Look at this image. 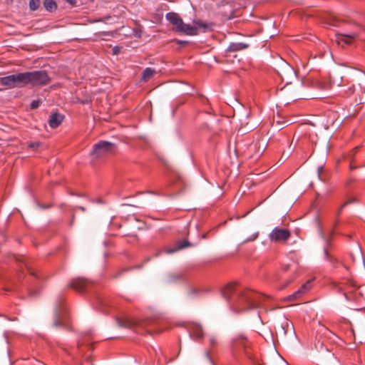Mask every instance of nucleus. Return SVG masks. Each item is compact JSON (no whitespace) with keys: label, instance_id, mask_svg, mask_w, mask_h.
I'll return each mask as SVG.
<instances>
[{"label":"nucleus","instance_id":"nucleus-1","mask_svg":"<svg viewBox=\"0 0 365 365\" xmlns=\"http://www.w3.org/2000/svg\"><path fill=\"white\" fill-rule=\"evenodd\" d=\"M222 295L237 312L257 308L264 297L252 290L240 289L235 282L223 287Z\"/></svg>","mask_w":365,"mask_h":365},{"label":"nucleus","instance_id":"nucleus-2","mask_svg":"<svg viewBox=\"0 0 365 365\" xmlns=\"http://www.w3.org/2000/svg\"><path fill=\"white\" fill-rule=\"evenodd\" d=\"M29 85L34 87H42L51 82V78L44 70H38L27 72Z\"/></svg>","mask_w":365,"mask_h":365},{"label":"nucleus","instance_id":"nucleus-3","mask_svg":"<svg viewBox=\"0 0 365 365\" xmlns=\"http://www.w3.org/2000/svg\"><path fill=\"white\" fill-rule=\"evenodd\" d=\"M353 27L351 31L347 30L337 34L336 41L339 44L341 43L350 44L360 36L361 27L358 24H354Z\"/></svg>","mask_w":365,"mask_h":365},{"label":"nucleus","instance_id":"nucleus-4","mask_svg":"<svg viewBox=\"0 0 365 365\" xmlns=\"http://www.w3.org/2000/svg\"><path fill=\"white\" fill-rule=\"evenodd\" d=\"M115 144L108 141L101 140L93 145L91 155L93 158H99L104 155L113 153L115 151Z\"/></svg>","mask_w":365,"mask_h":365},{"label":"nucleus","instance_id":"nucleus-5","mask_svg":"<svg viewBox=\"0 0 365 365\" xmlns=\"http://www.w3.org/2000/svg\"><path fill=\"white\" fill-rule=\"evenodd\" d=\"M291 236V232L288 229L275 227L269 235V239L272 242L283 243L286 242Z\"/></svg>","mask_w":365,"mask_h":365},{"label":"nucleus","instance_id":"nucleus-6","mask_svg":"<svg viewBox=\"0 0 365 365\" xmlns=\"http://www.w3.org/2000/svg\"><path fill=\"white\" fill-rule=\"evenodd\" d=\"M234 346L235 347H242L244 349V354L250 360H254V354L250 351V343L245 334H240L234 339Z\"/></svg>","mask_w":365,"mask_h":365},{"label":"nucleus","instance_id":"nucleus-7","mask_svg":"<svg viewBox=\"0 0 365 365\" xmlns=\"http://www.w3.org/2000/svg\"><path fill=\"white\" fill-rule=\"evenodd\" d=\"M91 284V282L87 279L82 277H77L73 279L68 284L70 288L73 289L77 292H83Z\"/></svg>","mask_w":365,"mask_h":365},{"label":"nucleus","instance_id":"nucleus-8","mask_svg":"<svg viewBox=\"0 0 365 365\" xmlns=\"http://www.w3.org/2000/svg\"><path fill=\"white\" fill-rule=\"evenodd\" d=\"M165 17L175 26V31L178 32L183 23L180 16L175 12H169L166 14Z\"/></svg>","mask_w":365,"mask_h":365},{"label":"nucleus","instance_id":"nucleus-9","mask_svg":"<svg viewBox=\"0 0 365 365\" xmlns=\"http://www.w3.org/2000/svg\"><path fill=\"white\" fill-rule=\"evenodd\" d=\"M14 75V86L15 88H22L29 85L28 73L27 72L19 73Z\"/></svg>","mask_w":365,"mask_h":365},{"label":"nucleus","instance_id":"nucleus-10","mask_svg":"<svg viewBox=\"0 0 365 365\" xmlns=\"http://www.w3.org/2000/svg\"><path fill=\"white\" fill-rule=\"evenodd\" d=\"M63 115L58 113H55L51 115L48 120V125L52 128L58 127L63 120Z\"/></svg>","mask_w":365,"mask_h":365},{"label":"nucleus","instance_id":"nucleus-11","mask_svg":"<svg viewBox=\"0 0 365 365\" xmlns=\"http://www.w3.org/2000/svg\"><path fill=\"white\" fill-rule=\"evenodd\" d=\"M312 287V281L309 280L304 284L301 286V287L295 292L292 296H290V298L292 299H297L299 298L302 294H305L307 292H308Z\"/></svg>","mask_w":365,"mask_h":365},{"label":"nucleus","instance_id":"nucleus-12","mask_svg":"<svg viewBox=\"0 0 365 365\" xmlns=\"http://www.w3.org/2000/svg\"><path fill=\"white\" fill-rule=\"evenodd\" d=\"M178 32L183 33L188 36L197 35L198 31L196 26L182 23Z\"/></svg>","mask_w":365,"mask_h":365},{"label":"nucleus","instance_id":"nucleus-13","mask_svg":"<svg viewBox=\"0 0 365 365\" xmlns=\"http://www.w3.org/2000/svg\"><path fill=\"white\" fill-rule=\"evenodd\" d=\"M14 75H9L4 77H0V85L4 86L6 88H14Z\"/></svg>","mask_w":365,"mask_h":365},{"label":"nucleus","instance_id":"nucleus-14","mask_svg":"<svg viewBox=\"0 0 365 365\" xmlns=\"http://www.w3.org/2000/svg\"><path fill=\"white\" fill-rule=\"evenodd\" d=\"M190 334L195 339H200L203 336L202 327L199 325H192L190 327Z\"/></svg>","mask_w":365,"mask_h":365},{"label":"nucleus","instance_id":"nucleus-15","mask_svg":"<svg viewBox=\"0 0 365 365\" xmlns=\"http://www.w3.org/2000/svg\"><path fill=\"white\" fill-rule=\"evenodd\" d=\"M249 45L244 43H231L227 48V51L235 52L248 48Z\"/></svg>","mask_w":365,"mask_h":365},{"label":"nucleus","instance_id":"nucleus-16","mask_svg":"<svg viewBox=\"0 0 365 365\" xmlns=\"http://www.w3.org/2000/svg\"><path fill=\"white\" fill-rule=\"evenodd\" d=\"M116 321H117L118 326H120L121 327L133 328V327L137 326V324L135 322H134L130 319H128L117 318Z\"/></svg>","mask_w":365,"mask_h":365},{"label":"nucleus","instance_id":"nucleus-17","mask_svg":"<svg viewBox=\"0 0 365 365\" xmlns=\"http://www.w3.org/2000/svg\"><path fill=\"white\" fill-rule=\"evenodd\" d=\"M43 6L46 11L52 12L56 10L57 4L54 0H44Z\"/></svg>","mask_w":365,"mask_h":365},{"label":"nucleus","instance_id":"nucleus-18","mask_svg":"<svg viewBox=\"0 0 365 365\" xmlns=\"http://www.w3.org/2000/svg\"><path fill=\"white\" fill-rule=\"evenodd\" d=\"M155 73V71L151 68H146L142 73V79L143 81H148L153 76Z\"/></svg>","mask_w":365,"mask_h":365},{"label":"nucleus","instance_id":"nucleus-19","mask_svg":"<svg viewBox=\"0 0 365 365\" xmlns=\"http://www.w3.org/2000/svg\"><path fill=\"white\" fill-rule=\"evenodd\" d=\"M41 1L40 0H30L29 1V7L31 11H36L40 6Z\"/></svg>","mask_w":365,"mask_h":365},{"label":"nucleus","instance_id":"nucleus-20","mask_svg":"<svg viewBox=\"0 0 365 365\" xmlns=\"http://www.w3.org/2000/svg\"><path fill=\"white\" fill-rule=\"evenodd\" d=\"M195 26L197 28H202L204 29H206L207 28V25L206 23L200 21V20H196L193 21Z\"/></svg>","mask_w":365,"mask_h":365},{"label":"nucleus","instance_id":"nucleus-21","mask_svg":"<svg viewBox=\"0 0 365 365\" xmlns=\"http://www.w3.org/2000/svg\"><path fill=\"white\" fill-rule=\"evenodd\" d=\"M41 101L40 100H34L31 103V108L36 109L41 105Z\"/></svg>","mask_w":365,"mask_h":365},{"label":"nucleus","instance_id":"nucleus-22","mask_svg":"<svg viewBox=\"0 0 365 365\" xmlns=\"http://www.w3.org/2000/svg\"><path fill=\"white\" fill-rule=\"evenodd\" d=\"M210 344L212 347H214L217 342V338L215 336H210Z\"/></svg>","mask_w":365,"mask_h":365},{"label":"nucleus","instance_id":"nucleus-23","mask_svg":"<svg viewBox=\"0 0 365 365\" xmlns=\"http://www.w3.org/2000/svg\"><path fill=\"white\" fill-rule=\"evenodd\" d=\"M346 96L352 95L354 93V87L350 86L348 88V89L345 91Z\"/></svg>","mask_w":365,"mask_h":365},{"label":"nucleus","instance_id":"nucleus-24","mask_svg":"<svg viewBox=\"0 0 365 365\" xmlns=\"http://www.w3.org/2000/svg\"><path fill=\"white\" fill-rule=\"evenodd\" d=\"M258 237V232L253 234L250 237L247 238L245 242L253 241Z\"/></svg>","mask_w":365,"mask_h":365},{"label":"nucleus","instance_id":"nucleus-25","mask_svg":"<svg viewBox=\"0 0 365 365\" xmlns=\"http://www.w3.org/2000/svg\"><path fill=\"white\" fill-rule=\"evenodd\" d=\"M349 201L345 202H344V203L341 206V207L339 209V210H338V212H337V216H339V215L341 214V211H342V209H343V208H344V207L347 204H349Z\"/></svg>","mask_w":365,"mask_h":365},{"label":"nucleus","instance_id":"nucleus-26","mask_svg":"<svg viewBox=\"0 0 365 365\" xmlns=\"http://www.w3.org/2000/svg\"><path fill=\"white\" fill-rule=\"evenodd\" d=\"M293 267L295 268L297 267V264L294 262H292L291 264H288L287 267H284V271H287L289 267Z\"/></svg>","mask_w":365,"mask_h":365},{"label":"nucleus","instance_id":"nucleus-27","mask_svg":"<svg viewBox=\"0 0 365 365\" xmlns=\"http://www.w3.org/2000/svg\"><path fill=\"white\" fill-rule=\"evenodd\" d=\"M65 1L71 6H74L76 3V0H65Z\"/></svg>","mask_w":365,"mask_h":365},{"label":"nucleus","instance_id":"nucleus-28","mask_svg":"<svg viewBox=\"0 0 365 365\" xmlns=\"http://www.w3.org/2000/svg\"><path fill=\"white\" fill-rule=\"evenodd\" d=\"M38 143H33L29 145V147H31V148H35V147H38Z\"/></svg>","mask_w":365,"mask_h":365},{"label":"nucleus","instance_id":"nucleus-29","mask_svg":"<svg viewBox=\"0 0 365 365\" xmlns=\"http://www.w3.org/2000/svg\"><path fill=\"white\" fill-rule=\"evenodd\" d=\"M178 43L179 44H182V45H185L187 43V41H177Z\"/></svg>","mask_w":365,"mask_h":365},{"label":"nucleus","instance_id":"nucleus-30","mask_svg":"<svg viewBox=\"0 0 365 365\" xmlns=\"http://www.w3.org/2000/svg\"><path fill=\"white\" fill-rule=\"evenodd\" d=\"M185 247H187V243L185 242V244L181 245L178 249L184 248Z\"/></svg>","mask_w":365,"mask_h":365},{"label":"nucleus","instance_id":"nucleus-31","mask_svg":"<svg viewBox=\"0 0 365 365\" xmlns=\"http://www.w3.org/2000/svg\"><path fill=\"white\" fill-rule=\"evenodd\" d=\"M101 35H109V32H103L101 34H99V36H101Z\"/></svg>","mask_w":365,"mask_h":365},{"label":"nucleus","instance_id":"nucleus-32","mask_svg":"<svg viewBox=\"0 0 365 365\" xmlns=\"http://www.w3.org/2000/svg\"><path fill=\"white\" fill-rule=\"evenodd\" d=\"M175 250H168L166 251L167 253L170 254V253H173Z\"/></svg>","mask_w":365,"mask_h":365},{"label":"nucleus","instance_id":"nucleus-33","mask_svg":"<svg viewBox=\"0 0 365 365\" xmlns=\"http://www.w3.org/2000/svg\"><path fill=\"white\" fill-rule=\"evenodd\" d=\"M3 91V89L0 88V91Z\"/></svg>","mask_w":365,"mask_h":365},{"label":"nucleus","instance_id":"nucleus-34","mask_svg":"<svg viewBox=\"0 0 365 365\" xmlns=\"http://www.w3.org/2000/svg\"><path fill=\"white\" fill-rule=\"evenodd\" d=\"M287 365H289V364H287Z\"/></svg>","mask_w":365,"mask_h":365}]
</instances>
